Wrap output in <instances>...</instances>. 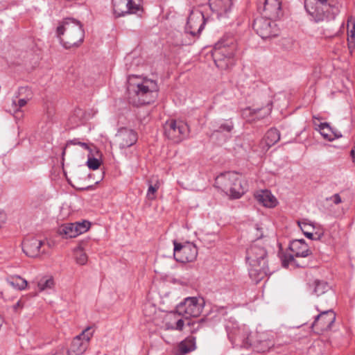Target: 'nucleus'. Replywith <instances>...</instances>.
Wrapping results in <instances>:
<instances>
[{"instance_id": "1", "label": "nucleus", "mask_w": 355, "mask_h": 355, "mask_svg": "<svg viewBox=\"0 0 355 355\" xmlns=\"http://www.w3.org/2000/svg\"><path fill=\"white\" fill-rule=\"evenodd\" d=\"M246 261L250 268V277L257 283L272 272L268 262V252L259 240L254 241L246 249Z\"/></svg>"}, {"instance_id": "2", "label": "nucleus", "mask_w": 355, "mask_h": 355, "mask_svg": "<svg viewBox=\"0 0 355 355\" xmlns=\"http://www.w3.org/2000/svg\"><path fill=\"white\" fill-rule=\"evenodd\" d=\"M159 87L156 81L144 79L137 84L129 83L128 91L129 100L135 106L150 104L157 97Z\"/></svg>"}, {"instance_id": "3", "label": "nucleus", "mask_w": 355, "mask_h": 355, "mask_svg": "<svg viewBox=\"0 0 355 355\" xmlns=\"http://www.w3.org/2000/svg\"><path fill=\"white\" fill-rule=\"evenodd\" d=\"M57 35L65 49L78 46L84 40L85 31L81 24H63L57 28Z\"/></svg>"}, {"instance_id": "4", "label": "nucleus", "mask_w": 355, "mask_h": 355, "mask_svg": "<svg viewBox=\"0 0 355 355\" xmlns=\"http://www.w3.org/2000/svg\"><path fill=\"white\" fill-rule=\"evenodd\" d=\"M329 0H305L304 7L316 21H330L334 19V15L338 12V8L327 6Z\"/></svg>"}, {"instance_id": "5", "label": "nucleus", "mask_w": 355, "mask_h": 355, "mask_svg": "<svg viewBox=\"0 0 355 355\" xmlns=\"http://www.w3.org/2000/svg\"><path fill=\"white\" fill-rule=\"evenodd\" d=\"M235 49V45L232 42L229 44L220 41L215 44L212 57L218 69L225 70L234 64Z\"/></svg>"}, {"instance_id": "6", "label": "nucleus", "mask_w": 355, "mask_h": 355, "mask_svg": "<svg viewBox=\"0 0 355 355\" xmlns=\"http://www.w3.org/2000/svg\"><path fill=\"white\" fill-rule=\"evenodd\" d=\"M205 306V300L200 297H188L176 306L178 315L188 319L200 316Z\"/></svg>"}, {"instance_id": "7", "label": "nucleus", "mask_w": 355, "mask_h": 355, "mask_svg": "<svg viewBox=\"0 0 355 355\" xmlns=\"http://www.w3.org/2000/svg\"><path fill=\"white\" fill-rule=\"evenodd\" d=\"M226 329L228 338L234 347H248L251 345L249 341V329L245 325L229 322Z\"/></svg>"}, {"instance_id": "8", "label": "nucleus", "mask_w": 355, "mask_h": 355, "mask_svg": "<svg viewBox=\"0 0 355 355\" xmlns=\"http://www.w3.org/2000/svg\"><path fill=\"white\" fill-rule=\"evenodd\" d=\"M216 183L218 184V187L227 193L229 192L232 198H239L244 193L241 180L229 173L218 176L216 179Z\"/></svg>"}, {"instance_id": "9", "label": "nucleus", "mask_w": 355, "mask_h": 355, "mask_svg": "<svg viewBox=\"0 0 355 355\" xmlns=\"http://www.w3.org/2000/svg\"><path fill=\"white\" fill-rule=\"evenodd\" d=\"M257 8L263 18L277 21L283 16L282 0H258Z\"/></svg>"}, {"instance_id": "10", "label": "nucleus", "mask_w": 355, "mask_h": 355, "mask_svg": "<svg viewBox=\"0 0 355 355\" xmlns=\"http://www.w3.org/2000/svg\"><path fill=\"white\" fill-rule=\"evenodd\" d=\"M164 135L174 143H180L188 135V125L181 121L171 119L167 121L164 125Z\"/></svg>"}, {"instance_id": "11", "label": "nucleus", "mask_w": 355, "mask_h": 355, "mask_svg": "<svg viewBox=\"0 0 355 355\" xmlns=\"http://www.w3.org/2000/svg\"><path fill=\"white\" fill-rule=\"evenodd\" d=\"M113 10L116 17L128 15H137L141 17L144 14L143 8L133 0H112Z\"/></svg>"}, {"instance_id": "12", "label": "nucleus", "mask_w": 355, "mask_h": 355, "mask_svg": "<svg viewBox=\"0 0 355 355\" xmlns=\"http://www.w3.org/2000/svg\"><path fill=\"white\" fill-rule=\"evenodd\" d=\"M173 244V256L177 261L188 263L196 260L198 255V249L193 243L187 242L181 244L174 241Z\"/></svg>"}, {"instance_id": "13", "label": "nucleus", "mask_w": 355, "mask_h": 355, "mask_svg": "<svg viewBox=\"0 0 355 355\" xmlns=\"http://www.w3.org/2000/svg\"><path fill=\"white\" fill-rule=\"evenodd\" d=\"M94 331L91 327L86 328L82 333L76 336L72 340L70 349L68 350L69 355H81L87 349L89 343L93 336Z\"/></svg>"}, {"instance_id": "14", "label": "nucleus", "mask_w": 355, "mask_h": 355, "mask_svg": "<svg viewBox=\"0 0 355 355\" xmlns=\"http://www.w3.org/2000/svg\"><path fill=\"white\" fill-rule=\"evenodd\" d=\"M336 320V313L332 310L322 311L315 318L312 324V329L317 334L330 330Z\"/></svg>"}, {"instance_id": "15", "label": "nucleus", "mask_w": 355, "mask_h": 355, "mask_svg": "<svg viewBox=\"0 0 355 355\" xmlns=\"http://www.w3.org/2000/svg\"><path fill=\"white\" fill-rule=\"evenodd\" d=\"M121 148H126L134 145L137 141V132L127 128H121L116 135Z\"/></svg>"}, {"instance_id": "16", "label": "nucleus", "mask_w": 355, "mask_h": 355, "mask_svg": "<svg viewBox=\"0 0 355 355\" xmlns=\"http://www.w3.org/2000/svg\"><path fill=\"white\" fill-rule=\"evenodd\" d=\"M252 28L263 40L276 37L279 33L277 24H252Z\"/></svg>"}, {"instance_id": "17", "label": "nucleus", "mask_w": 355, "mask_h": 355, "mask_svg": "<svg viewBox=\"0 0 355 355\" xmlns=\"http://www.w3.org/2000/svg\"><path fill=\"white\" fill-rule=\"evenodd\" d=\"M289 248L293 253V254L290 257V260L293 261L298 266H300V265L296 262L294 257H306L311 254L308 245L303 239L293 241L290 244Z\"/></svg>"}, {"instance_id": "18", "label": "nucleus", "mask_w": 355, "mask_h": 355, "mask_svg": "<svg viewBox=\"0 0 355 355\" xmlns=\"http://www.w3.org/2000/svg\"><path fill=\"white\" fill-rule=\"evenodd\" d=\"M42 244V241L36 238H26L22 242V250L27 256L36 257L40 254V248Z\"/></svg>"}, {"instance_id": "19", "label": "nucleus", "mask_w": 355, "mask_h": 355, "mask_svg": "<svg viewBox=\"0 0 355 355\" xmlns=\"http://www.w3.org/2000/svg\"><path fill=\"white\" fill-rule=\"evenodd\" d=\"M257 200L263 206L268 208L275 207L277 204L276 198L268 190H261L254 195Z\"/></svg>"}, {"instance_id": "20", "label": "nucleus", "mask_w": 355, "mask_h": 355, "mask_svg": "<svg viewBox=\"0 0 355 355\" xmlns=\"http://www.w3.org/2000/svg\"><path fill=\"white\" fill-rule=\"evenodd\" d=\"M280 139V133L276 128H270L267 131L265 137L261 141V146L263 150H268Z\"/></svg>"}, {"instance_id": "21", "label": "nucleus", "mask_w": 355, "mask_h": 355, "mask_svg": "<svg viewBox=\"0 0 355 355\" xmlns=\"http://www.w3.org/2000/svg\"><path fill=\"white\" fill-rule=\"evenodd\" d=\"M233 0H211L210 6L218 16L225 15L231 8Z\"/></svg>"}, {"instance_id": "22", "label": "nucleus", "mask_w": 355, "mask_h": 355, "mask_svg": "<svg viewBox=\"0 0 355 355\" xmlns=\"http://www.w3.org/2000/svg\"><path fill=\"white\" fill-rule=\"evenodd\" d=\"M309 289L312 293L320 296L329 290L328 283L324 280L315 279L309 284Z\"/></svg>"}, {"instance_id": "23", "label": "nucleus", "mask_w": 355, "mask_h": 355, "mask_svg": "<svg viewBox=\"0 0 355 355\" xmlns=\"http://www.w3.org/2000/svg\"><path fill=\"white\" fill-rule=\"evenodd\" d=\"M318 130L320 131L321 135L324 137V139H327L329 141H332L335 138H338L341 137V135H338L336 132H334L329 125V124L327 123H321L318 125Z\"/></svg>"}, {"instance_id": "24", "label": "nucleus", "mask_w": 355, "mask_h": 355, "mask_svg": "<svg viewBox=\"0 0 355 355\" xmlns=\"http://www.w3.org/2000/svg\"><path fill=\"white\" fill-rule=\"evenodd\" d=\"M76 224L68 223L60 226L58 229L59 234L63 236L64 238H74L78 236Z\"/></svg>"}, {"instance_id": "25", "label": "nucleus", "mask_w": 355, "mask_h": 355, "mask_svg": "<svg viewBox=\"0 0 355 355\" xmlns=\"http://www.w3.org/2000/svg\"><path fill=\"white\" fill-rule=\"evenodd\" d=\"M179 351L182 354H186L196 349V338L189 336L180 342L178 345Z\"/></svg>"}, {"instance_id": "26", "label": "nucleus", "mask_w": 355, "mask_h": 355, "mask_svg": "<svg viewBox=\"0 0 355 355\" xmlns=\"http://www.w3.org/2000/svg\"><path fill=\"white\" fill-rule=\"evenodd\" d=\"M7 282L13 288L20 291L25 289L28 285L27 281L18 275L11 276Z\"/></svg>"}, {"instance_id": "27", "label": "nucleus", "mask_w": 355, "mask_h": 355, "mask_svg": "<svg viewBox=\"0 0 355 355\" xmlns=\"http://www.w3.org/2000/svg\"><path fill=\"white\" fill-rule=\"evenodd\" d=\"M205 24H186L184 33L193 37H198L201 31L204 29Z\"/></svg>"}, {"instance_id": "28", "label": "nucleus", "mask_w": 355, "mask_h": 355, "mask_svg": "<svg viewBox=\"0 0 355 355\" xmlns=\"http://www.w3.org/2000/svg\"><path fill=\"white\" fill-rule=\"evenodd\" d=\"M76 262L81 266L85 265L88 257L81 245H78L73 250Z\"/></svg>"}, {"instance_id": "29", "label": "nucleus", "mask_w": 355, "mask_h": 355, "mask_svg": "<svg viewBox=\"0 0 355 355\" xmlns=\"http://www.w3.org/2000/svg\"><path fill=\"white\" fill-rule=\"evenodd\" d=\"M53 285L54 280L52 277H43L39 280L37 283V287L40 291L52 288Z\"/></svg>"}, {"instance_id": "30", "label": "nucleus", "mask_w": 355, "mask_h": 355, "mask_svg": "<svg viewBox=\"0 0 355 355\" xmlns=\"http://www.w3.org/2000/svg\"><path fill=\"white\" fill-rule=\"evenodd\" d=\"M71 144L80 146L83 148L89 151V153L92 152V148H94V149H96V147L94 146H93L92 144H89L85 143V142H81V141H79L77 139H74L73 140H70V141H67L65 148L62 150V157L65 155L66 148L68 147Z\"/></svg>"}, {"instance_id": "31", "label": "nucleus", "mask_w": 355, "mask_h": 355, "mask_svg": "<svg viewBox=\"0 0 355 355\" xmlns=\"http://www.w3.org/2000/svg\"><path fill=\"white\" fill-rule=\"evenodd\" d=\"M347 24L348 47L352 51L355 47V24Z\"/></svg>"}, {"instance_id": "32", "label": "nucleus", "mask_w": 355, "mask_h": 355, "mask_svg": "<svg viewBox=\"0 0 355 355\" xmlns=\"http://www.w3.org/2000/svg\"><path fill=\"white\" fill-rule=\"evenodd\" d=\"M148 183H149V187H148V189L147 191L146 197L149 200H152L155 199V194L159 188V182L158 180H156L155 183L153 185L152 184L151 182H149Z\"/></svg>"}, {"instance_id": "33", "label": "nucleus", "mask_w": 355, "mask_h": 355, "mask_svg": "<svg viewBox=\"0 0 355 355\" xmlns=\"http://www.w3.org/2000/svg\"><path fill=\"white\" fill-rule=\"evenodd\" d=\"M101 162L98 159L93 157L92 152L88 154L87 165L92 170H96L100 166Z\"/></svg>"}, {"instance_id": "34", "label": "nucleus", "mask_w": 355, "mask_h": 355, "mask_svg": "<svg viewBox=\"0 0 355 355\" xmlns=\"http://www.w3.org/2000/svg\"><path fill=\"white\" fill-rule=\"evenodd\" d=\"M27 103V100L25 98H20L18 100H12L11 103V105L12 109H9V112L13 111L14 112H17L19 111V109L24 106H25Z\"/></svg>"}, {"instance_id": "35", "label": "nucleus", "mask_w": 355, "mask_h": 355, "mask_svg": "<svg viewBox=\"0 0 355 355\" xmlns=\"http://www.w3.org/2000/svg\"><path fill=\"white\" fill-rule=\"evenodd\" d=\"M233 128H234V124H233L232 121L227 120V121H225L222 122L220 124L217 131L220 132H230L233 130Z\"/></svg>"}, {"instance_id": "36", "label": "nucleus", "mask_w": 355, "mask_h": 355, "mask_svg": "<svg viewBox=\"0 0 355 355\" xmlns=\"http://www.w3.org/2000/svg\"><path fill=\"white\" fill-rule=\"evenodd\" d=\"M76 227L78 233V235L87 232L90 227V223L87 220H83V222L75 223Z\"/></svg>"}, {"instance_id": "37", "label": "nucleus", "mask_w": 355, "mask_h": 355, "mask_svg": "<svg viewBox=\"0 0 355 355\" xmlns=\"http://www.w3.org/2000/svg\"><path fill=\"white\" fill-rule=\"evenodd\" d=\"M298 225L300 226V227L301 228L302 231L303 232V234L308 238V239H313V233L309 232V231H306L305 230L306 227H307L308 226H311V225L306 223H300V222H298Z\"/></svg>"}, {"instance_id": "38", "label": "nucleus", "mask_w": 355, "mask_h": 355, "mask_svg": "<svg viewBox=\"0 0 355 355\" xmlns=\"http://www.w3.org/2000/svg\"><path fill=\"white\" fill-rule=\"evenodd\" d=\"M184 326V321L182 319H180L176 322L175 329L182 331L183 329V327Z\"/></svg>"}, {"instance_id": "39", "label": "nucleus", "mask_w": 355, "mask_h": 355, "mask_svg": "<svg viewBox=\"0 0 355 355\" xmlns=\"http://www.w3.org/2000/svg\"><path fill=\"white\" fill-rule=\"evenodd\" d=\"M331 199L333 200L335 205H338L342 202L341 198L338 193L334 194L332 197H331Z\"/></svg>"}, {"instance_id": "40", "label": "nucleus", "mask_w": 355, "mask_h": 355, "mask_svg": "<svg viewBox=\"0 0 355 355\" xmlns=\"http://www.w3.org/2000/svg\"><path fill=\"white\" fill-rule=\"evenodd\" d=\"M23 306V303L21 302V300H19L15 304L13 305L12 309L14 311L17 312L19 310L21 309Z\"/></svg>"}, {"instance_id": "41", "label": "nucleus", "mask_w": 355, "mask_h": 355, "mask_svg": "<svg viewBox=\"0 0 355 355\" xmlns=\"http://www.w3.org/2000/svg\"><path fill=\"white\" fill-rule=\"evenodd\" d=\"M6 220V215L3 211H0V229L2 227Z\"/></svg>"}, {"instance_id": "42", "label": "nucleus", "mask_w": 355, "mask_h": 355, "mask_svg": "<svg viewBox=\"0 0 355 355\" xmlns=\"http://www.w3.org/2000/svg\"><path fill=\"white\" fill-rule=\"evenodd\" d=\"M265 345H264V349H263V351H265L267 349L270 348L271 346L273 345L272 341L270 340H268V341H265Z\"/></svg>"}, {"instance_id": "43", "label": "nucleus", "mask_w": 355, "mask_h": 355, "mask_svg": "<svg viewBox=\"0 0 355 355\" xmlns=\"http://www.w3.org/2000/svg\"><path fill=\"white\" fill-rule=\"evenodd\" d=\"M52 355H65V351H64V349H60L59 351L56 352L55 354H53Z\"/></svg>"}, {"instance_id": "44", "label": "nucleus", "mask_w": 355, "mask_h": 355, "mask_svg": "<svg viewBox=\"0 0 355 355\" xmlns=\"http://www.w3.org/2000/svg\"><path fill=\"white\" fill-rule=\"evenodd\" d=\"M351 155L353 158V161L355 163V147L351 150Z\"/></svg>"}, {"instance_id": "45", "label": "nucleus", "mask_w": 355, "mask_h": 355, "mask_svg": "<svg viewBox=\"0 0 355 355\" xmlns=\"http://www.w3.org/2000/svg\"><path fill=\"white\" fill-rule=\"evenodd\" d=\"M197 14L200 15L204 19V16L202 15V13L201 12L198 11Z\"/></svg>"}, {"instance_id": "46", "label": "nucleus", "mask_w": 355, "mask_h": 355, "mask_svg": "<svg viewBox=\"0 0 355 355\" xmlns=\"http://www.w3.org/2000/svg\"><path fill=\"white\" fill-rule=\"evenodd\" d=\"M310 227H311V226H308L307 227H306V228H305V230H306V231H309V228Z\"/></svg>"}, {"instance_id": "47", "label": "nucleus", "mask_w": 355, "mask_h": 355, "mask_svg": "<svg viewBox=\"0 0 355 355\" xmlns=\"http://www.w3.org/2000/svg\"><path fill=\"white\" fill-rule=\"evenodd\" d=\"M188 326H190L191 324V323L190 322H187V324Z\"/></svg>"}, {"instance_id": "48", "label": "nucleus", "mask_w": 355, "mask_h": 355, "mask_svg": "<svg viewBox=\"0 0 355 355\" xmlns=\"http://www.w3.org/2000/svg\"><path fill=\"white\" fill-rule=\"evenodd\" d=\"M73 22L78 23V22H80V21H78V20H76V21H74Z\"/></svg>"}, {"instance_id": "49", "label": "nucleus", "mask_w": 355, "mask_h": 355, "mask_svg": "<svg viewBox=\"0 0 355 355\" xmlns=\"http://www.w3.org/2000/svg\"><path fill=\"white\" fill-rule=\"evenodd\" d=\"M347 23L351 22L350 19H349L347 20Z\"/></svg>"}, {"instance_id": "50", "label": "nucleus", "mask_w": 355, "mask_h": 355, "mask_svg": "<svg viewBox=\"0 0 355 355\" xmlns=\"http://www.w3.org/2000/svg\"><path fill=\"white\" fill-rule=\"evenodd\" d=\"M270 110H271V108H270V107H269V108L268 109V112H270Z\"/></svg>"}]
</instances>
